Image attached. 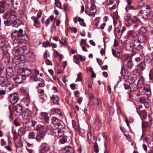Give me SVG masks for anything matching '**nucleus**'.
Masks as SVG:
<instances>
[{"label":"nucleus","mask_w":153,"mask_h":153,"mask_svg":"<svg viewBox=\"0 0 153 153\" xmlns=\"http://www.w3.org/2000/svg\"><path fill=\"white\" fill-rule=\"evenodd\" d=\"M21 49L23 51V53L26 55L29 54L30 52V49L29 47L23 46L21 48Z\"/></svg>","instance_id":"obj_28"},{"label":"nucleus","mask_w":153,"mask_h":153,"mask_svg":"<svg viewBox=\"0 0 153 153\" xmlns=\"http://www.w3.org/2000/svg\"><path fill=\"white\" fill-rule=\"evenodd\" d=\"M126 47L127 51H132L134 48L133 44L130 43L129 42H128L126 43Z\"/></svg>","instance_id":"obj_25"},{"label":"nucleus","mask_w":153,"mask_h":153,"mask_svg":"<svg viewBox=\"0 0 153 153\" xmlns=\"http://www.w3.org/2000/svg\"><path fill=\"white\" fill-rule=\"evenodd\" d=\"M42 13V12L41 11H39L38 12L37 14V18L39 19L41 16Z\"/></svg>","instance_id":"obj_63"},{"label":"nucleus","mask_w":153,"mask_h":153,"mask_svg":"<svg viewBox=\"0 0 153 153\" xmlns=\"http://www.w3.org/2000/svg\"><path fill=\"white\" fill-rule=\"evenodd\" d=\"M36 130L37 131L40 132V133L45 134L46 132L45 127L44 126L40 124L38 125L37 126Z\"/></svg>","instance_id":"obj_13"},{"label":"nucleus","mask_w":153,"mask_h":153,"mask_svg":"<svg viewBox=\"0 0 153 153\" xmlns=\"http://www.w3.org/2000/svg\"><path fill=\"white\" fill-rule=\"evenodd\" d=\"M137 40L140 43L145 44L146 40V36L144 35L139 36Z\"/></svg>","instance_id":"obj_23"},{"label":"nucleus","mask_w":153,"mask_h":153,"mask_svg":"<svg viewBox=\"0 0 153 153\" xmlns=\"http://www.w3.org/2000/svg\"><path fill=\"white\" fill-rule=\"evenodd\" d=\"M78 21L80 22V24L81 26L84 27L86 26V24L84 22V20L83 19L81 18L80 17H79Z\"/></svg>","instance_id":"obj_39"},{"label":"nucleus","mask_w":153,"mask_h":153,"mask_svg":"<svg viewBox=\"0 0 153 153\" xmlns=\"http://www.w3.org/2000/svg\"><path fill=\"white\" fill-rule=\"evenodd\" d=\"M126 36L128 38H133L137 36V34L133 30H130L127 32Z\"/></svg>","instance_id":"obj_20"},{"label":"nucleus","mask_w":153,"mask_h":153,"mask_svg":"<svg viewBox=\"0 0 153 153\" xmlns=\"http://www.w3.org/2000/svg\"><path fill=\"white\" fill-rule=\"evenodd\" d=\"M22 112V107L20 105L18 104L15 107L14 112L15 115H20Z\"/></svg>","instance_id":"obj_9"},{"label":"nucleus","mask_w":153,"mask_h":153,"mask_svg":"<svg viewBox=\"0 0 153 153\" xmlns=\"http://www.w3.org/2000/svg\"><path fill=\"white\" fill-rule=\"evenodd\" d=\"M14 124L16 126H19L20 125L19 121L17 119H16L14 120Z\"/></svg>","instance_id":"obj_53"},{"label":"nucleus","mask_w":153,"mask_h":153,"mask_svg":"<svg viewBox=\"0 0 153 153\" xmlns=\"http://www.w3.org/2000/svg\"><path fill=\"white\" fill-rule=\"evenodd\" d=\"M43 118L45 122H47L49 120V117L47 114H45L43 115Z\"/></svg>","instance_id":"obj_46"},{"label":"nucleus","mask_w":153,"mask_h":153,"mask_svg":"<svg viewBox=\"0 0 153 153\" xmlns=\"http://www.w3.org/2000/svg\"><path fill=\"white\" fill-rule=\"evenodd\" d=\"M55 4L56 7L60 9L61 8V4L60 2H59L57 3H56Z\"/></svg>","instance_id":"obj_64"},{"label":"nucleus","mask_w":153,"mask_h":153,"mask_svg":"<svg viewBox=\"0 0 153 153\" xmlns=\"http://www.w3.org/2000/svg\"><path fill=\"white\" fill-rule=\"evenodd\" d=\"M7 3V6L10 7H13L14 1L13 0H4Z\"/></svg>","instance_id":"obj_30"},{"label":"nucleus","mask_w":153,"mask_h":153,"mask_svg":"<svg viewBox=\"0 0 153 153\" xmlns=\"http://www.w3.org/2000/svg\"><path fill=\"white\" fill-rule=\"evenodd\" d=\"M5 79L4 78L3 76H1L0 77V85H2V86H4V85H2L5 82Z\"/></svg>","instance_id":"obj_47"},{"label":"nucleus","mask_w":153,"mask_h":153,"mask_svg":"<svg viewBox=\"0 0 153 153\" xmlns=\"http://www.w3.org/2000/svg\"><path fill=\"white\" fill-rule=\"evenodd\" d=\"M82 75V73L81 72L79 73L77 75V78L76 81V82L78 81H80L81 79V76Z\"/></svg>","instance_id":"obj_56"},{"label":"nucleus","mask_w":153,"mask_h":153,"mask_svg":"<svg viewBox=\"0 0 153 153\" xmlns=\"http://www.w3.org/2000/svg\"><path fill=\"white\" fill-rule=\"evenodd\" d=\"M135 61L137 64L138 62H141V59L139 57L135 58Z\"/></svg>","instance_id":"obj_60"},{"label":"nucleus","mask_w":153,"mask_h":153,"mask_svg":"<svg viewBox=\"0 0 153 153\" xmlns=\"http://www.w3.org/2000/svg\"><path fill=\"white\" fill-rule=\"evenodd\" d=\"M35 134L33 131L30 132L28 135V137L29 139H35Z\"/></svg>","instance_id":"obj_34"},{"label":"nucleus","mask_w":153,"mask_h":153,"mask_svg":"<svg viewBox=\"0 0 153 153\" xmlns=\"http://www.w3.org/2000/svg\"><path fill=\"white\" fill-rule=\"evenodd\" d=\"M147 30L145 27H140L139 30V32L140 33H146Z\"/></svg>","instance_id":"obj_41"},{"label":"nucleus","mask_w":153,"mask_h":153,"mask_svg":"<svg viewBox=\"0 0 153 153\" xmlns=\"http://www.w3.org/2000/svg\"><path fill=\"white\" fill-rule=\"evenodd\" d=\"M146 0H139L138 3V6L141 8H144L146 5L145 4Z\"/></svg>","instance_id":"obj_29"},{"label":"nucleus","mask_w":153,"mask_h":153,"mask_svg":"<svg viewBox=\"0 0 153 153\" xmlns=\"http://www.w3.org/2000/svg\"><path fill=\"white\" fill-rule=\"evenodd\" d=\"M45 63L47 65H52V64L51 61L48 59H47L45 61Z\"/></svg>","instance_id":"obj_59"},{"label":"nucleus","mask_w":153,"mask_h":153,"mask_svg":"<svg viewBox=\"0 0 153 153\" xmlns=\"http://www.w3.org/2000/svg\"><path fill=\"white\" fill-rule=\"evenodd\" d=\"M51 113L53 114H57L61 118L63 117L61 111L58 108H53L51 110Z\"/></svg>","instance_id":"obj_11"},{"label":"nucleus","mask_w":153,"mask_h":153,"mask_svg":"<svg viewBox=\"0 0 153 153\" xmlns=\"http://www.w3.org/2000/svg\"><path fill=\"white\" fill-rule=\"evenodd\" d=\"M22 101L24 103L26 106H28L30 104V97L28 94H27L22 99Z\"/></svg>","instance_id":"obj_16"},{"label":"nucleus","mask_w":153,"mask_h":153,"mask_svg":"<svg viewBox=\"0 0 153 153\" xmlns=\"http://www.w3.org/2000/svg\"><path fill=\"white\" fill-rule=\"evenodd\" d=\"M88 139L90 140L91 142H94L95 141V143L94 145V151L96 153H98L99 152L98 146L97 143V140H95V137L94 135L91 132H90L88 134Z\"/></svg>","instance_id":"obj_2"},{"label":"nucleus","mask_w":153,"mask_h":153,"mask_svg":"<svg viewBox=\"0 0 153 153\" xmlns=\"http://www.w3.org/2000/svg\"><path fill=\"white\" fill-rule=\"evenodd\" d=\"M22 21L19 19H16L12 21V24L13 26L15 27H18L22 24Z\"/></svg>","instance_id":"obj_15"},{"label":"nucleus","mask_w":153,"mask_h":153,"mask_svg":"<svg viewBox=\"0 0 153 153\" xmlns=\"http://www.w3.org/2000/svg\"><path fill=\"white\" fill-rule=\"evenodd\" d=\"M126 65L125 64H123L122 65L121 67V71L120 72V73L122 75L125 74L126 71V70L125 68Z\"/></svg>","instance_id":"obj_36"},{"label":"nucleus","mask_w":153,"mask_h":153,"mask_svg":"<svg viewBox=\"0 0 153 153\" xmlns=\"http://www.w3.org/2000/svg\"><path fill=\"white\" fill-rule=\"evenodd\" d=\"M139 20V19L136 17L131 18L130 20V23H131V25L132 23H135Z\"/></svg>","instance_id":"obj_49"},{"label":"nucleus","mask_w":153,"mask_h":153,"mask_svg":"<svg viewBox=\"0 0 153 153\" xmlns=\"http://www.w3.org/2000/svg\"><path fill=\"white\" fill-rule=\"evenodd\" d=\"M59 128H57L54 130L53 134L57 137H60L63 135V133L59 129Z\"/></svg>","instance_id":"obj_14"},{"label":"nucleus","mask_w":153,"mask_h":153,"mask_svg":"<svg viewBox=\"0 0 153 153\" xmlns=\"http://www.w3.org/2000/svg\"><path fill=\"white\" fill-rule=\"evenodd\" d=\"M50 149L49 146L46 143H42L40 146L39 152L40 153H45Z\"/></svg>","instance_id":"obj_8"},{"label":"nucleus","mask_w":153,"mask_h":153,"mask_svg":"<svg viewBox=\"0 0 153 153\" xmlns=\"http://www.w3.org/2000/svg\"><path fill=\"white\" fill-rule=\"evenodd\" d=\"M144 104L146 107H149L151 105V101L148 99L146 98Z\"/></svg>","instance_id":"obj_38"},{"label":"nucleus","mask_w":153,"mask_h":153,"mask_svg":"<svg viewBox=\"0 0 153 153\" xmlns=\"http://www.w3.org/2000/svg\"><path fill=\"white\" fill-rule=\"evenodd\" d=\"M26 132L25 129V128L22 127L18 130L19 134L21 135L24 134Z\"/></svg>","instance_id":"obj_37"},{"label":"nucleus","mask_w":153,"mask_h":153,"mask_svg":"<svg viewBox=\"0 0 153 153\" xmlns=\"http://www.w3.org/2000/svg\"><path fill=\"white\" fill-rule=\"evenodd\" d=\"M124 61L128 60L127 63V67L128 70H131L132 67L134 66V64L131 58L128 55H126L123 56L122 58Z\"/></svg>","instance_id":"obj_6"},{"label":"nucleus","mask_w":153,"mask_h":153,"mask_svg":"<svg viewBox=\"0 0 153 153\" xmlns=\"http://www.w3.org/2000/svg\"><path fill=\"white\" fill-rule=\"evenodd\" d=\"M51 100L53 102V105L57 104L58 103L59 98L57 96L54 95H52L51 98Z\"/></svg>","instance_id":"obj_22"},{"label":"nucleus","mask_w":153,"mask_h":153,"mask_svg":"<svg viewBox=\"0 0 153 153\" xmlns=\"http://www.w3.org/2000/svg\"><path fill=\"white\" fill-rule=\"evenodd\" d=\"M20 50L19 49H13L12 50V53L13 55L17 56L20 54Z\"/></svg>","instance_id":"obj_33"},{"label":"nucleus","mask_w":153,"mask_h":153,"mask_svg":"<svg viewBox=\"0 0 153 153\" xmlns=\"http://www.w3.org/2000/svg\"><path fill=\"white\" fill-rule=\"evenodd\" d=\"M30 80L31 81H36L38 80L37 76L34 74L32 75L30 77Z\"/></svg>","instance_id":"obj_45"},{"label":"nucleus","mask_w":153,"mask_h":153,"mask_svg":"<svg viewBox=\"0 0 153 153\" xmlns=\"http://www.w3.org/2000/svg\"><path fill=\"white\" fill-rule=\"evenodd\" d=\"M23 146H16V152L18 153H22L23 151Z\"/></svg>","instance_id":"obj_42"},{"label":"nucleus","mask_w":153,"mask_h":153,"mask_svg":"<svg viewBox=\"0 0 153 153\" xmlns=\"http://www.w3.org/2000/svg\"><path fill=\"white\" fill-rule=\"evenodd\" d=\"M62 150L65 151L66 153H72L74 152L73 148L70 146L63 147L62 148Z\"/></svg>","instance_id":"obj_17"},{"label":"nucleus","mask_w":153,"mask_h":153,"mask_svg":"<svg viewBox=\"0 0 153 153\" xmlns=\"http://www.w3.org/2000/svg\"><path fill=\"white\" fill-rule=\"evenodd\" d=\"M16 12L15 11L9 9L5 13L4 16L6 17H8V18L11 19V20H14L16 17Z\"/></svg>","instance_id":"obj_5"},{"label":"nucleus","mask_w":153,"mask_h":153,"mask_svg":"<svg viewBox=\"0 0 153 153\" xmlns=\"http://www.w3.org/2000/svg\"><path fill=\"white\" fill-rule=\"evenodd\" d=\"M116 7V5L114 4L111 7H107V8L110 11H112L113 10L115 9Z\"/></svg>","instance_id":"obj_54"},{"label":"nucleus","mask_w":153,"mask_h":153,"mask_svg":"<svg viewBox=\"0 0 153 153\" xmlns=\"http://www.w3.org/2000/svg\"><path fill=\"white\" fill-rule=\"evenodd\" d=\"M66 140L65 138L63 137L62 139H60L59 140V143L61 144H64L66 143Z\"/></svg>","instance_id":"obj_58"},{"label":"nucleus","mask_w":153,"mask_h":153,"mask_svg":"<svg viewBox=\"0 0 153 153\" xmlns=\"http://www.w3.org/2000/svg\"><path fill=\"white\" fill-rule=\"evenodd\" d=\"M45 136V134L42 133H39L36 135L35 139L38 142L41 141L42 140L44 139Z\"/></svg>","instance_id":"obj_24"},{"label":"nucleus","mask_w":153,"mask_h":153,"mask_svg":"<svg viewBox=\"0 0 153 153\" xmlns=\"http://www.w3.org/2000/svg\"><path fill=\"white\" fill-rule=\"evenodd\" d=\"M19 73L13 78V80L15 81L16 83L20 84L22 83L23 80H25V79H24V77L20 73Z\"/></svg>","instance_id":"obj_10"},{"label":"nucleus","mask_w":153,"mask_h":153,"mask_svg":"<svg viewBox=\"0 0 153 153\" xmlns=\"http://www.w3.org/2000/svg\"><path fill=\"white\" fill-rule=\"evenodd\" d=\"M19 73H20L25 79L26 77L30 75L31 72V70L29 69H24L20 68L18 70ZM18 72V71H17Z\"/></svg>","instance_id":"obj_7"},{"label":"nucleus","mask_w":153,"mask_h":153,"mask_svg":"<svg viewBox=\"0 0 153 153\" xmlns=\"http://www.w3.org/2000/svg\"><path fill=\"white\" fill-rule=\"evenodd\" d=\"M6 41L4 38L1 37L0 38V45L4 44Z\"/></svg>","instance_id":"obj_55"},{"label":"nucleus","mask_w":153,"mask_h":153,"mask_svg":"<svg viewBox=\"0 0 153 153\" xmlns=\"http://www.w3.org/2000/svg\"><path fill=\"white\" fill-rule=\"evenodd\" d=\"M150 7L149 6L146 5V6L144 7V8H142V9L143 10H140V12H143V11H145L147 13V11H150Z\"/></svg>","instance_id":"obj_48"},{"label":"nucleus","mask_w":153,"mask_h":153,"mask_svg":"<svg viewBox=\"0 0 153 153\" xmlns=\"http://www.w3.org/2000/svg\"><path fill=\"white\" fill-rule=\"evenodd\" d=\"M100 17H97L95 19L93 22V23L96 26L98 25V23L100 21Z\"/></svg>","instance_id":"obj_44"},{"label":"nucleus","mask_w":153,"mask_h":153,"mask_svg":"<svg viewBox=\"0 0 153 153\" xmlns=\"http://www.w3.org/2000/svg\"><path fill=\"white\" fill-rule=\"evenodd\" d=\"M137 70L139 71H143L146 68L145 63L144 62H141L137 65Z\"/></svg>","instance_id":"obj_19"},{"label":"nucleus","mask_w":153,"mask_h":153,"mask_svg":"<svg viewBox=\"0 0 153 153\" xmlns=\"http://www.w3.org/2000/svg\"><path fill=\"white\" fill-rule=\"evenodd\" d=\"M6 91L5 90H0V96L5 95L6 93Z\"/></svg>","instance_id":"obj_62"},{"label":"nucleus","mask_w":153,"mask_h":153,"mask_svg":"<svg viewBox=\"0 0 153 153\" xmlns=\"http://www.w3.org/2000/svg\"><path fill=\"white\" fill-rule=\"evenodd\" d=\"M51 122L56 127L60 129L64 128L65 125L62 121L55 117H53L51 119Z\"/></svg>","instance_id":"obj_1"},{"label":"nucleus","mask_w":153,"mask_h":153,"mask_svg":"<svg viewBox=\"0 0 153 153\" xmlns=\"http://www.w3.org/2000/svg\"><path fill=\"white\" fill-rule=\"evenodd\" d=\"M7 4L4 0H2L0 1V13H4L6 10V8L7 6Z\"/></svg>","instance_id":"obj_12"},{"label":"nucleus","mask_w":153,"mask_h":153,"mask_svg":"<svg viewBox=\"0 0 153 153\" xmlns=\"http://www.w3.org/2000/svg\"><path fill=\"white\" fill-rule=\"evenodd\" d=\"M31 18L34 22V25L37 28L39 27L40 25L38 21V19L36 18L35 16H32L31 17Z\"/></svg>","instance_id":"obj_21"},{"label":"nucleus","mask_w":153,"mask_h":153,"mask_svg":"<svg viewBox=\"0 0 153 153\" xmlns=\"http://www.w3.org/2000/svg\"><path fill=\"white\" fill-rule=\"evenodd\" d=\"M50 23V18L47 19L45 22V25L46 27H47Z\"/></svg>","instance_id":"obj_61"},{"label":"nucleus","mask_w":153,"mask_h":153,"mask_svg":"<svg viewBox=\"0 0 153 153\" xmlns=\"http://www.w3.org/2000/svg\"><path fill=\"white\" fill-rule=\"evenodd\" d=\"M146 98L143 97H141L140 98V102L141 103L144 104L146 100Z\"/></svg>","instance_id":"obj_52"},{"label":"nucleus","mask_w":153,"mask_h":153,"mask_svg":"<svg viewBox=\"0 0 153 153\" xmlns=\"http://www.w3.org/2000/svg\"><path fill=\"white\" fill-rule=\"evenodd\" d=\"M15 146H23V143L21 139L19 140L17 144H15Z\"/></svg>","instance_id":"obj_50"},{"label":"nucleus","mask_w":153,"mask_h":153,"mask_svg":"<svg viewBox=\"0 0 153 153\" xmlns=\"http://www.w3.org/2000/svg\"><path fill=\"white\" fill-rule=\"evenodd\" d=\"M12 21L13 20H11V19L8 17L7 19L4 21V24L6 26L10 25L12 24Z\"/></svg>","instance_id":"obj_35"},{"label":"nucleus","mask_w":153,"mask_h":153,"mask_svg":"<svg viewBox=\"0 0 153 153\" xmlns=\"http://www.w3.org/2000/svg\"><path fill=\"white\" fill-rule=\"evenodd\" d=\"M126 30V28L124 26L120 29L118 27L115 28L114 30V35L118 39H120L121 37L122 34Z\"/></svg>","instance_id":"obj_4"},{"label":"nucleus","mask_w":153,"mask_h":153,"mask_svg":"<svg viewBox=\"0 0 153 153\" xmlns=\"http://www.w3.org/2000/svg\"><path fill=\"white\" fill-rule=\"evenodd\" d=\"M80 61H84L85 59V58L82 56L81 55H79L78 56V59Z\"/></svg>","instance_id":"obj_57"},{"label":"nucleus","mask_w":153,"mask_h":153,"mask_svg":"<svg viewBox=\"0 0 153 153\" xmlns=\"http://www.w3.org/2000/svg\"><path fill=\"white\" fill-rule=\"evenodd\" d=\"M140 42L137 40H134L133 44L134 48L136 49L139 50L142 48V46Z\"/></svg>","instance_id":"obj_18"},{"label":"nucleus","mask_w":153,"mask_h":153,"mask_svg":"<svg viewBox=\"0 0 153 153\" xmlns=\"http://www.w3.org/2000/svg\"><path fill=\"white\" fill-rule=\"evenodd\" d=\"M14 87V85L13 83H9L6 87L5 90L7 92H8L11 91Z\"/></svg>","instance_id":"obj_26"},{"label":"nucleus","mask_w":153,"mask_h":153,"mask_svg":"<svg viewBox=\"0 0 153 153\" xmlns=\"http://www.w3.org/2000/svg\"><path fill=\"white\" fill-rule=\"evenodd\" d=\"M140 13H143V17L145 18H147L150 15V11H147V13L145 11H143V12H141Z\"/></svg>","instance_id":"obj_40"},{"label":"nucleus","mask_w":153,"mask_h":153,"mask_svg":"<svg viewBox=\"0 0 153 153\" xmlns=\"http://www.w3.org/2000/svg\"><path fill=\"white\" fill-rule=\"evenodd\" d=\"M131 19L130 16L129 15L127 16L125 18V23L127 26H129L131 25V23H130Z\"/></svg>","instance_id":"obj_32"},{"label":"nucleus","mask_w":153,"mask_h":153,"mask_svg":"<svg viewBox=\"0 0 153 153\" xmlns=\"http://www.w3.org/2000/svg\"><path fill=\"white\" fill-rule=\"evenodd\" d=\"M7 76L8 77L11 76L13 74V71L12 68L10 67H8L6 69Z\"/></svg>","instance_id":"obj_27"},{"label":"nucleus","mask_w":153,"mask_h":153,"mask_svg":"<svg viewBox=\"0 0 153 153\" xmlns=\"http://www.w3.org/2000/svg\"><path fill=\"white\" fill-rule=\"evenodd\" d=\"M127 12H128V10H135V9L134 7L131 4H127L125 8Z\"/></svg>","instance_id":"obj_43"},{"label":"nucleus","mask_w":153,"mask_h":153,"mask_svg":"<svg viewBox=\"0 0 153 153\" xmlns=\"http://www.w3.org/2000/svg\"><path fill=\"white\" fill-rule=\"evenodd\" d=\"M113 55L115 57L120 58L121 56V52H116L114 49H112Z\"/></svg>","instance_id":"obj_31"},{"label":"nucleus","mask_w":153,"mask_h":153,"mask_svg":"<svg viewBox=\"0 0 153 153\" xmlns=\"http://www.w3.org/2000/svg\"><path fill=\"white\" fill-rule=\"evenodd\" d=\"M8 99L10 102L13 104H15L19 100V96L16 93L11 94L8 96Z\"/></svg>","instance_id":"obj_3"},{"label":"nucleus","mask_w":153,"mask_h":153,"mask_svg":"<svg viewBox=\"0 0 153 153\" xmlns=\"http://www.w3.org/2000/svg\"><path fill=\"white\" fill-rule=\"evenodd\" d=\"M46 129V131H51L52 130V126L50 125H48L45 128Z\"/></svg>","instance_id":"obj_51"}]
</instances>
